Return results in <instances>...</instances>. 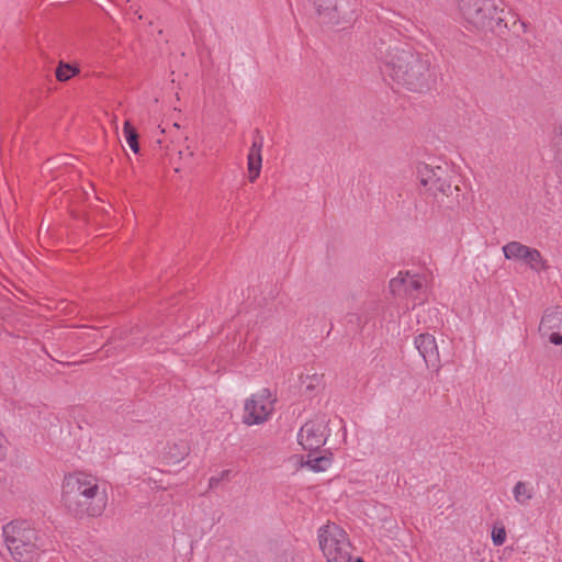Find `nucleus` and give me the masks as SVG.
Listing matches in <instances>:
<instances>
[{"instance_id":"f257e3e1","label":"nucleus","mask_w":562,"mask_h":562,"mask_svg":"<svg viewBox=\"0 0 562 562\" xmlns=\"http://www.w3.org/2000/svg\"><path fill=\"white\" fill-rule=\"evenodd\" d=\"M60 503L75 517H99L108 506L109 495L105 484L98 475L75 470L63 476Z\"/></svg>"},{"instance_id":"f03ea898","label":"nucleus","mask_w":562,"mask_h":562,"mask_svg":"<svg viewBox=\"0 0 562 562\" xmlns=\"http://www.w3.org/2000/svg\"><path fill=\"white\" fill-rule=\"evenodd\" d=\"M389 75L412 90L423 88L429 78V63L408 48H390L385 56Z\"/></svg>"},{"instance_id":"7ed1b4c3","label":"nucleus","mask_w":562,"mask_h":562,"mask_svg":"<svg viewBox=\"0 0 562 562\" xmlns=\"http://www.w3.org/2000/svg\"><path fill=\"white\" fill-rule=\"evenodd\" d=\"M3 536L11 555L18 561L31 559L40 548L37 531L25 521H12L4 526Z\"/></svg>"},{"instance_id":"20e7f679","label":"nucleus","mask_w":562,"mask_h":562,"mask_svg":"<svg viewBox=\"0 0 562 562\" xmlns=\"http://www.w3.org/2000/svg\"><path fill=\"white\" fill-rule=\"evenodd\" d=\"M318 543L326 562H350L348 536L336 524H326L319 528Z\"/></svg>"},{"instance_id":"39448f33","label":"nucleus","mask_w":562,"mask_h":562,"mask_svg":"<svg viewBox=\"0 0 562 562\" xmlns=\"http://www.w3.org/2000/svg\"><path fill=\"white\" fill-rule=\"evenodd\" d=\"M276 396L269 389H260L244 402L241 420L247 426L262 425L274 411Z\"/></svg>"},{"instance_id":"423d86ee","label":"nucleus","mask_w":562,"mask_h":562,"mask_svg":"<svg viewBox=\"0 0 562 562\" xmlns=\"http://www.w3.org/2000/svg\"><path fill=\"white\" fill-rule=\"evenodd\" d=\"M318 20L330 27L346 25L356 13V0H312Z\"/></svg>"},{"instance_id":"0eeeda50","label":"nucleus","mask_w":562,"mask_h":562,"mask_svg":"<svg viewBox=\"0 0 562 562\" xmlns=\"http://www.w3.org/2000/svg\"><path fill=\"white\" fill-rule=\"evenodd\" d=\"M330 434V419L326 415H315L302 425L296 439L304 450L315 452L326 445Z\"/></svg>"},{"instance_id":"6e6552de","label":"nucleus","mask_w":562,"mask_h":562,"mask_svg":"<svg viewBox=\"0 0 562 562\" xmlns=\"http://www.w3.org/2000/svg\"><path fill=\"white\" fill-rule=\"evenodd\" d=\"M419 182L427 190L443 195L452 194V168L448 162L420 164L417 168Z\"/></svg>"},{"instance_id":"1a4fd4ad","label":"nucleus","mask_w":562,"mask_h":562,"mask_svg":"<svg viewBox=\"0 0 562 562\" xmlns=\"http://www.w3.org/2000/svg\"><path fill=\"white\" fill-rule=\"evenodd\" d=\"M389 292L394 299H407L412 301L411 308H415L417 304L418 292L423 288V277L419 273L401 270L389 281Z\"/></svg>"},{"instance_id":"9d476101","label":"nucleus","mask_w":562,"mask_h":562,"mask_svg":"<svg viewBox=\"0 0 562 562\" xmlns=\"http://www.w3.org/2000/svg\"><path fill=\"white\" fill-rule=\"evenodd\" d=\"M502 250L506 259L521 261L537 272L543 271L548 268L547 261L543 259L539 250L519 241L507 243L503 246Z\"/></svg>"},{"instance_id":"9b49d317","label":"nucleus","mask_w":562,"mask_h":562,"mask_svg":"<svg viewBox=\"0 0 562 562\" xmlns=\"http://www.w3.org/2000/svg\"><path fill=\"white\" fill-rule=\"evenodd\" d=\"M458 9L469 27L481 30L490 23V13L482 0H460Z\"/></svg>"},{"instance_id":"f8f14e48","label":"nucleus","mask_w":562,"mask_h":562,"mask_svg":"<svg viewBox=\"0 0 562 562\" xmlns=\"http://www.w3.org/2000/svg\"><path fill=\"white\" fill-rule=\"evenodd\" d=\"M414 346L424 359L427 368L440 367V352L436 337L429 333H420L414 338Z\"/></svg>"},{"instance_id":"ddd939ff","label":"nucleus","mask_w":562,"mask_h":562,"mask_svg":"<svg viewBox=\"0 0 562 562\" xmlns=\"http://www.w3.org/2000/svg\"><path fill=\"white\" fill-rule=\"evenodd\" d=\"M539 331L551 344L562 345V311L546 312L541 318Z\"/></svg>"},{"instance_id":"4468645a","label":"nucleus","mask_w":562,"mask_h":562,"mask_svg":"<svg viewBox=\"0 0 562 562\" xmlns=\"http://www.w3.org/2000/svg\"><path fill=\"white\" fill-rule=\"evenodd\" d=\"M190 453L189 445L183 440L169 441L164 447L160 458L165 464L176 465L182 462Z\"/></svg>"},{"instance_id":"2eb2a0df","label":"nucleus","mask_w":562,"mask_h":562,"mask_svg":"<svg viewBox=\"0 0 562 562\" xmlns=\"http://www.w3.org/2000/svg\"><path fill=\"white\" fill-rule=\"evenodd\" d=\"M262 144L261 142H254L249 148L247 157V170L248 179L250 182H255L260 176L262 166Z\"/></svg>"},{"instance_id":"dca6fc26","label":"nucleus","mask_w":562,"mask_h":562,"mask_svg":"<svg viewBox=\"0 0 562 562\" xmlns=\"http://www.w3.org/2000/svg\"><path fill=\"white\" fill-rule=\"evenodd\" d=\"M536 488L529 481H518L513 486V497L520 506L528 505L535 497Z\"/></svg>"},{"instance_id":"f3484780","label":"nucleus","mask_w":562,"mask_h":562,"mask_svg":"<svg viewBox=\"0 0 562 562\" xmlns=\"http://www.w3.org/2000/svg\"><path fill=\"white\" fill-rule=\"evenodd\" d=\"M331 463V453L326 452L322 456H315L314 452H310L304 465L314 472H324L330 468Z\"/></svg>"},{"instance_id":"a211bd4d","label":"nucleus","mask_w":562,"mask_h":562,"mask_svg":"<svg viewBox=\"0 0 562 562\" xmlns=\"http://www.w3.org/2000/svg\"><path fill=\"white\" fill-rule=\"evenodd\" d=\"M123 135L130 148L137 154L139 151L138 134L132 123L126 120L123 125Z\"/></svg>"},{"instance_id":"6ab92c4d","label":"nucleus","mask_w":562,"mask_h":562,"mask_svg":"<svg viewBox=\"0 0 562 562\" xmlns=\"http://www.w3.org/2000/svg\"><path fill=\"white\" fill-rule=\"evenodd\" d=\"M79 72V69L69 64L60 63L56 69V78L59 81H67L75 77Z\"/></svg>"},{"instance_id":"aec40b11","label":"nucleus","mask_w":562,"mask_h":562,"mask_svg":"<svg viewBox=\"0 0 562 562\" xmlns=\"http://www.w3.org/2000/svg\"><path fill=\"white\" fill-rule=\"evenodd\" d=\"M491 538L494 546H503L507 538L505 527L502 524H495L492 528Z\"/></svg>"},{"instance_id":"412c9836","label":"nucleus","mask_w":562,"mask_h":562,"mask_svg":"<svg viewBox=\"0 0 562 562\" xmlns=\"http://www.w3.org/2000/svg\"><path fill=\"white\" fill-rule=\"evenodd\" d=\"M283 562H299V561H296L294 558H290V559L284 558Z\"/></svg>"},{"instance_id":"4be33fe9","label":"nucleus","mask_w":562,"mask_h":562,"mask_svg":"<svg viewBox=\"0 0 562 562\" xmlns=\"http://www.w3.org/2000/svg\"><path fill=\"white\" fill-rule=\"evenodd\" d=\"M357 562H362L361 560H358Z\"/></svg>"}]
</instances>
